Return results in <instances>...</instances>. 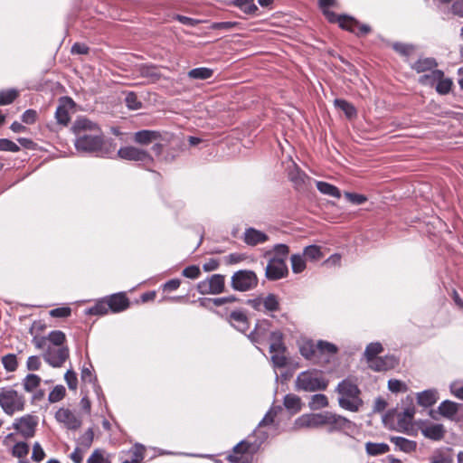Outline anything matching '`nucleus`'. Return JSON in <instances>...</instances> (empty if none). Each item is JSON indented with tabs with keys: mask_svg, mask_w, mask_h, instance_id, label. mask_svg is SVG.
I'll list each match as a JSON object with an SVG mask.
<instances>
[{
	"mask_svg": "<svg viewBox=\"0 0 463 463\" xmlns=\"http://www.w3.org/2000/svg\"><path fill=\"white\" fill-rule=\"evenodd\" d=\"M74 145L78 151L96 153L100 156H109L116 149L113 141L104 139L102 134L85 136L82 132H79V137H76Z\"/></svg>",
	"mask_w": 463,
	"mask_h": 463,
	"instance_id": "nucleus-1",
	"label": "nucleus"
},
{
	"mask_svg": "<svg viewBox=\"0 0 463 463\" xmlns=\"http://www.w3.org/2000/svg\"><path fill=\"white\" fill-rule=\"evenodd\" d=\"M339 394V406L346 411L356 412L363 406V400L360 397L361 392L351 378L340 382L336 387Z\"/></svg>",
	"mask_w": 463,
	"mask_h": 463,
	"instance_id": "nucleus-2",
	"label": "nucleus"
},
{
	"mask_svg": "<svg viewBox=\"0 0 463 463\" xmlns=\"http://www.w3.org/2000/svg\"><path fill=\"white\" fill-rule=\"evenodd\" d=\"M328 381L322 371L307 370L301 372L296 378L295 387L298 391L314 392L327 388Z\"/></svg>",
	"mask_w": 463,
	"mask_h": 463,
	"instance_id": "nucleus-3",
	"label": "nucleus"
},
{
	"mask_svg": "<svg viewBox=\"0 0 463 463\" xmlns=\"http://www.w3.org/2000/svg\"><path fill=\"white\" fill-rule=\"evenodd\" d=\"M25 400L22 394L14 389H2L0 391V406L7 415L12 416L16 411L24 409Z\"/></svg>",
	"mask_w": 463,
	"mask_h": 463,
	"instance_id": "nucleus-4",
	"label": "nucleus"
},
{
	"mask_svg": "<svg viewBox=\"0 0 463 463\" xmlns=\"http://www.w3.org/2000/svg\"><path fill=\"white\" fill-rule=\"evenodd\" d=\"M258 277L252 270H239L232 276L231 285L234 290L244 292L255 288Z\"/></svg>",
	"mask_w": 463,
	"mask_h": 463,
	"instance_id": "nucleus-5",
	"label": "nucleus"
},
{
	"mask_svg": "<svg viewBox=\"0 0 463 463\" xmlns=\"http://www.w3.org/2000/svg\"><path fill=\"white\" fill-rule=\"evenodd\" d=\"M225 277L221 274L212 275L205 280L197 284V290L202 295L220 294L224 291Z\"/></svg>",
	"mask_w": 463,
	"mask_h": 463,
	"instance_id": "nucleus-6",
	"label": "nucleus"
},
{
	"mask_svg": "<svg viewBox=\"0 0 463 463\" xmlns=\"http://www.w3.org/2000/svg\"><path fill=\"white\" fill-rule=\"evenodd\" d=\"M70 351L67 346H48L43 354V360L53 368H60L69 358Z\"/></svg>",
	"mask_w": 463,
	"mask_h": 463,
	"instance_id": "nucleus-7",
	"label": "nucleus"
},
{
	"mask_svg": "<svg viewBox=\"0 0 463 463\" xmlns=\"http://www.w3.org/2000/svg\"><path fill=\"white\" fill-rule=\"evenodd\" d=\"M288 273V266L283 258H271L265 269V276L269 280L283 279Z\"/></svg>",
	"mask_w": 463,
	"mask_h": 463,
	"instance_id": "nucleus-8",
	"label": "nucleus"
},
{
	"mask_svg": "<svg viewBox=\"0 0 463 463\" xmlns=\"http://www.w3.org/2000/svg\"><path fill=\"white\" fill-rule=\"evenodd\" d=\"M118 156L121 159L129 161H137L143 163L153 162V157L147 151L132 146L119 148L118 151Z\"/></svg>",
	"mask_w": 463,
	"mask_h": 463,
	"instance_id": "nucleus-9",
	"label": "nucleus"
},
{
	"mask_svg": "<svg viewBox=\"0 0 463 463\" xmlns=\"http://www.w3.org/2000/svg\"><path fill=\"white\" fill-rule=\"evenodd\" d=\"M55 419L60 423L64 424L67 429L71 430L80 429L82 424L81 419L70 409L66 408L59 409L55 413Z\"/></svg>",
	"mask_w": 463,
	"mask_h": 463,
	"instance_id": "nucleus-10",
	"label": "nucleus"
},
{
	"mask_svg": "<svg viewBox=\"0 0 463 463\" xmlns=\"http://www.w3.org/2000/svg\"><path fill=\"white\" fill-rule=\"evenodd\" d=\"M296 429H315L325 425V411L320 413L303 414L295 420Z\"/></svg>",
	"mask_w": 463,
	"mask_h": 463,
	"instance_id": "nucleus-11",
	"label": "nucleus"
},
{
	"mask_svg": "<svg viewBox=\"0 0 463 463\" xmlns=\"http://www.w3.org/2000/svg\"><path fill=\"white\" fill-rule=\"evenodd\" d=\"M37 420L32 415H25L14 422V428L24 438H32L35 433Z\"/></svg>",
	"mask_w": 463,
	"mask_h": 463,
	"instance_id": "nucleus-12",
	"label": "nucleus"
},
{
	"mask_svg": "<svg viewBox=\"0 0 463 463\" xmlns=\"http://www.w3.org/2000/svg\"><path fill=\"white\" fill-rule=\"evenodd\" d=\"M71 129L76 137H79V132H82L85 136L102 134L99 126L86 118H77L73 123Z\"/></svg>",
	"mask_w": 463,
	"mask_h": 463,
	"instance_id": "nucleus-13",
	"label": "nucleus"
},
{
	"mask_svg": "<svg viewBox=\"0 0 463 463\" xmlns=\"http://www.w3.org/2000/svg\"><path fill=\"white\" fill-rule=\"evenodd\" d=\"M421 434L431 440H441L446 434L445 427L440 423L422 422L420 426Z\"/></svg>",
	"mask_w": 463,
	"mask_h": 463,
	"instance_id": "nucleus-14",
	"label": "nucleus"
},
{
	"mask_svg": "<svg viewBox=\"0 0 463 463\" xmlns=\"http://www.w3.org/2000/svg\"><path fill=\"white\" fill-rule=\"evenodd\" d=\"M270 326L271 324L268 319L259 320L254 330L248 335L249 339L252 343L262 344L269 335Z\"/></svg>",
	"mask_w": 463,
	"mask_h": 463,
	"instance_id": "nucleus-15",
	"label": "nucleus"
},
{
	"mask_svg": "<svg viewBox=\"0 0 463 463\" xmlns=\"http://www.w3.org/2000/svg\"><path fill=\"white\" fill-rule=\"evenodd\" d=\"M398 364L397 359L392 355L377 357L369 363V367L375 372H384L393 369Z\"/></svg>",
	"mask_w": 463,
	"mask_h": 463,
	"instance_id": "nucleus-16",
	"label": "nucleus"
},
{
	"mask_svg": "<svg viewBox=\"0 0 463 463\" xmlns=\"http://www.w3.org/2000/svg\"><path fill=\"white\" fill-rule=\"evenodd\" d=\"M350 423L349 420L341 415L325 411V425L330 427V431L344 430L349 427Z\"/></svg>",
	"mask_w": 463,
	"mask_h": 463,
	"instance_id": "nucleus-17",
	"label": "nucleus"
},
{
	"mask_svg": "<svg viewBox=\"0 0 463 463\" xmlns=\"http://www.w3.org/2000/svg\"><path fill=\"white\" fill-rule=\"evenodd\" d=\"M228 322L241 332H246L249 329V321L244 311L233 310L228 317Z\"/></svg>",
	"mask_w": 463,
	"mask_h": 463,
	"instance_id": "nucleus-18",
	"label": "nucleus"
},
{
	"mask_svg": "<svg viewBox=\"0 0 463 463\" xmlns=\"http://www.w3.org/2000/svg\"><path fill=\"white\" fill-rule=\"evenodd\" d=\"M107 300L109 310L113 313L124 311L129 307V300L124 293L113 294Z\"/></svg>",
	"mask_w": 463,
	"mask_h": 463,
	"instance_id": "nucleus-19",
	"label": "nucleus"
},
{
	"mask_svg": "<svg viewBox=\"0 0 463 463\" xmlns=\"http://www.w3.org/2000/svg\"><path fill=\"white\" fill-rule=\"evenodd\" d=\"M269 239L268 235L254 228H248L243 234V241L250 246L264 243Z\"/></svg>",
	"mask_w": 463,
	"mask_h": 463,
	"instance_id": "nucleus-20",
	"label": "nucleus"
},
{
	"mask_svg": "<svg viewBox=\"0 0 463 463\" xmlns=\"http://www.w3.org/2000/svg\"><path fill=\"white\" fill-rule=\"evenodd\" d=\"M161 135L158 131L143 129L136 132L133 137L135 143L146 146L159 139Z\"/></svg>",
	"mask_w": 463,
	"mask_h": 463,
	"instance_id": "nucleus-21",
	"label": "nucleus"
},
{
	"mask_svg": "<svg viewBox=\"0 0 463 463\" xmlns=\"http://www.w3.org/2000/svg\"><path fill=\"white\" fill-rule=\"evenodd\" d=\"M288 177L289 180L294 184L295 188L298 190L304 189L306 187L307 182L310 180L306 173L297 166L288 173Z\"/></svg>",
	"mask_w": 463,
	"mask_h": 463,
	"instance_id": "nucleus-22",
	"label": "nucleus"
},
{
	"mask_svg": "<svg viewBox=\"0 0 463 463\" xmlns=\"http://www.w3.org/2000/svg\"><path fill=\"white\" fill-rule=\"evenodd\" d=\"M415 413L414 408H407L397 415L398 430L406 431L411 425V420Z\"/></svg>",
	"mask_w": 463,
	"mask_h": 463,
	"instance_id": "nucleus-23",
	"label": "nucleus"
},
{
	"mask_svg": "<svg viewBox=\"0 0 463 463\" xmlns=\"http://www.w3.org/2000/svg\"><path fill=\"white\" fill-rule=\"evenodd\" d=\"M436 390H426L417 394V402L420 406L430 407L438 401Z\"/></svg>",
	"mask_w": 463,
	"mask_h": 463,
	"instance_id": "nucleus-24",
	"label": "nucleus"
},
{
	"mask_svg": "<svg viewBox=\"0 0 463 463\" xmlns=\"http://www.w3.org/2000/svg\"><path fill=\"white\" fill-rule=\"evenodd\" d=\"M269 352H286V346L283 343V334L279 330L269 333Z\"/></svg>",
	"mask_w": 463,
	"mask_h": 463,
	"instance_id": "nucleus-25",
	"label": "nucleus"
},
{
	"mask_svg": "<svg viewBox=\"0 0 463 463\" xmlns=\"http://www.w3.org/2000/svg\"><path fill=\"white\" fill-rule=\"evenodd\" d=\"M392 443L398 447L402 451L411 453L416 450L417 443L403 437L392 436L390 438Z\"/></svg>",
	"mask_w": 463,
	"mask_h": 463,
	"instance_id": "nucleus-26",
	"label": "nucleus"
},
{
	"mask_svg": "<svg viewBox=\"0 0 463 463\" xmlns=\"http://www.w3.org/2000/svg\"><path fill=\"white\" fill-rule=\"evenodd\" d=\"M440 415L448 419H453L458 411V405L451 401H444L438 407Z\"/></svg>",
	"mask_w": 463,
	"mask_h": 463,
	"instance_id": "nucleus-27",
	"label": "nucleus"
},
{
	"mask_svg": "<svg viewBox=\"0 0 463 463\" xmlns=\"http://www.w3.org/2000/svg\"><path fill=\"white\" fill-rule=\"evenodd\" d=\"M334 104L337 109H341L345 113L346 118H348L349 119L354 118L357 116V110L355 107L347 100L342 99H335L334 100Z\"/></svg>",
	"mask_w": 463,
	"mask_h": 463,
	"instance_id": "nucleus-28",
	"label": "nucleus"
},
{
	"mask_svg": "<svg viewBox=\"0 0 463 463\" xmlns=\"http://www.w3.org/2000/svg\"><path fill=\"white\" fill-rule=\"evenodd\" d=\"M438 65L437 61L433 58H424L419 59L416 62L413 63L411 68L416 71L418 73L425 72L428 71H431L436 68Z\"/></svg>",
	"mask_w": 463,
	"mask_h": 463,
	"instance_id": "nucleus-29",
	"label": "nucleus"
},
{
	"mask_svg": "<svg viewBox=\"0 0 463 463\" xmlns=\"http://www.w3.org/2000/svg\"><path fill=\"white\" fill-rule=\"evenodd\" d=\"M262 304L264 312H275L280 309L279 298L272 293L262 297Z\"/></svg>",
	"mask_w": 463,
	"mask_h": 463,
	"instance_id": "nucleus-30",
	"label": "nucleus"
},
{
	"mask_svg": "<svg viewBox=\"0 0 463 463\" xmlns=\"http://www.w3.org/2000/svg\"><path fill=\"white\" fill-rule=\"evenodd\" d=\"M317 188L323 194H326V195H329V196H332V197H335L337 199H339L341 197L340 190L336 186H335L329 183L323 182V181H317Z\"/></svg>",
	"mask_w": 463,
	"mask_h": 463,
	"instance_id": "nucleus-31",
	"label": "nucleus"
},
{
	"mask_svg": "<svg viewBox=\"0 0 463 463\" xmlns=\"http://www.w3.org/2000/svg\"><path fill=\"white\" fill-rule=\"evenodd\" d=\"M390 447L386 443L367 442L365 444V451L370 456H378L387 453Z\"/></svg>",
	"mask_w": 463,
	"mask_h": 463,
	"instance_id": "nucleus-32",
	"label": "nucleus"
},
{
	"mask_svg": "<svg viewBox=\"0 0 463 463\" xmlns=\"http://www.w3.org/2000/svg\"><path fill=\"white\" fill-rule=\"evenodd\" d=\"M443 76L444 72L441 70H431L430 73L420 76L419 82L423 85L433 86L435 83H438Z\"/></svg>",
	"mask_w": 463,
	"mask_h": 463,
	"instance_id": "nucleus-33",
	"label": "nucleus"
},
{
	"mask_svg": "<svg viewBox=\"0 0 463 463\" xmlns=\"http://www.w3.org/2000/svg\"><path fill=\"white\" fill-rule=\"evenodd\" d=\"M284 406L291 411L292 412L296 413L301 410V400L300 398L296 394H287L284 397Z\"/></svg>",
	"mask_w": 463,
	"mask_h": 463,
	"instance_id": "nucleus-34",
	"label": "nucleus"
},
{
	"mask_svg": "<svg viewBox=\"0 0 463 463\" xmlns=\"http://www.w3.org/2000/svg\"><path fill=\"white\" fill-rule=\"evenodd\" d=\"M213 74V71L209 68L200 67L188 71L187 75L193 80H207Z\"/></svg>",
	"mask_w": 463,
	"mask_h": 463,
	"instance_id": "nucleus-35",
	"label": "nucleus"
},
{
	"mask_svg": "<svg viewBox=\"0 0 463 463\" xmlns=\"http://www.w3.org/2000/svg\"><path fill=\"white\" fill-rule=\"evenodd\" d=\"M41 383V378L33 373H29L23 380V386L25 392H33Z\"/></svg>",
	"mask_w": 463,
	"mask_h": 463,
	"instance_id": "nucleus-36",
	"label": "nucleus"
},
{
	"mask_svg": "<svg viewBox=\"0 0 463 463\" xmlns=\"http://www.w3.org/2000/svg\"><path fill=\"white\" fill-rule=\"evenodd\" d=\"M233 5L247 14H254L258 11V6L254 4V0H235Z\"/></svg>",
	"mask_w": 463,
	"mask_h": 463,
	"instance_id": "nucleus-37",
	"label": "nucleus"
},
{
	"mask_svg": "<svg viewBox=\"0 0 463 463\" xmlns=\"http://www.w3.org/2000/svg\"><path fill=\"white\" fill-rule=\"evenodd\" d=\"M109 310L107 298L98 301L93 307L87 311L90 315L102 316L108 314Z\"/></svg>",
	"mask_w": 463,
	"mask_h": 463,
	"instance_id": "nucleus-38",
	"label": "nucleus"
},
{
	"mask_svg": "<svg viewBox=\"0 0 463 463\" xmlns=\"http://www.w3.org/2000/svg\"><path fill=\"white\" fill-rule=\"evenodd\" d=\"M383 348L382 345L378 342L369 344L364 351V356L368 361V364L373 360L377 358V354L383 352Z\"/></svg>",
	"mask_w": 463,
	"mask_h": 463,
	"instance_id": "nucleus-39",
	"label": "nucleus"
},
{
	"mask_svg": "<svg viewBox=\"0 0 463 463\" xmlns=\"http://www.w3.org/2000/svg\"><path fill=\"white\" fill-rule=\"evenodd\" d=\"M358 25V21L352 16L341 15L339 19V26L350 33H355V26Z\"/></svg>",
	"mask_w": 463,
	"mask_h": 463,
	"instance_id": "nucleus-40",
	"label": "nucleus"
},
{
	"mask_svg": "<svg viewBox=\"0 0 463 463\" xmlns=\"http://www.w3.org/2000/svg\"><path fill=\"white\" fill-rule=\"evenodd\" d=\"M430 463H452L453 458L448 451L438 449L430 458Z\"/></svg>",
	"mask_w": 463,
	"mask_h": 463,
	"instance_id": "nucleus-41",
	"label": "nucleus"
},
{
	"mask_svg": "<svg viewBox=\"0 0 463 463\" xmlns=\"http://www.w3.org/2000/svg\"><path fill=\"white\" fill-rule=\"evenodd\" d=\"M328 405L327 397L325 394H314L311 397V401L309 402V406L312 410H318L325 408Z\"/></svg>",
	"mask_w": 463,
	"mask_h": 463,
	"instance_id": "nucleus-42",
	"label": "nucleus"
},
{
	"mask_svg": "<svg viewBox=\"0 0 463 463\" xmlns=\"http://www.w3.org/2000/svg\"><path fill=\"white\" fill-rule=\"evenodd\" d=\"M453 85V81L449 78L441 77V79L436 84V91L440 95H446L450 92Z\"/></svg>",
	"mask_w": 463,
	"mask_h": 463,
	"instance_id": "nucleus-43",
	"label": "nucleus"
},
{
	"mask_svg": "<svg viewBox=\"0 0 463 463\" xmlns=\"http://www.w3.org/2000/svg\"><path fill=\"white\" fill-rule=\"evenodd\" d=\"M47 339L55 346L61 347L66 341L65 334L60 330H54L49 333Z\"/></svg>",
	"mask_w": 463,
	"mask_h": 463,
	"instance_id": "nucleus-44",
	"label": "nucleus"
},
{
	"mask_svg": "<svg viewBox=\"0 0 463 463\" xmlns=\"http://www.w3.org/2000/svg\"><path fill=\"white\" fill-rule=\"evenodd\" d=\"M126 106L131 110H137L142 108V102L138 99L137 94L129 91L125 97Z\"/></svg>",
	"mask_w": 463,
	"mask_h": 463,
	"instance_id": "nucleus-45",
	"label": "nucleus"
},
{
	"mask_svg": "<svg viewBox=\"0 0 463 463\" xmlns=\"http://www.w3.org/2000/svg\"><path fill=\"white\" fill-rule=\"evenodd\" d=\"M2 364L4 368L10 373L14 372L18 367L16 355L14 354L4 355L2 357Z\"/></svg>",
	"mask_w": 463,
	"mask_h": 463,
	"instance_id": "nucleus-46",
	"label": "nucleus"
},
{
	"mask_svg": "<svg viewBox=\"0 0 463 463\" xmlns=\"http://www.w3.org/2000/svg\"><path fill=\"white\" fill-rule=\"evenodd\" d=\"M304 257L310 260H318L322 258V252L319 246L309 245L304 249Z\"/></svg>",
	"mask_w": 463,
	"mask_h": 463,
	"instance_id": "nucleus-47",
	"label": "nucleus"
},
{
	"mask_svg": "<svg viewBox=\"0 0 463 463\" xmlns=\"http://www.w3.org/2000/svg\"><path fill=\"white\" fill-rule=\"evenodd\" d=\"M304 258V256L298 254L291 256V266L294 273H300L306 269V261Z\"/></svg>",
	"mask_w": 463,
	"mask_h": 463,
	"instance_id": "nucleus-48",
	"label": "nucleus"
},
{
	"mask_svg": "<svg viewBox=\"0 0 463 463\" xmlns=\"http://www.w3.org/2000/svg\"><path fill=\"white\" fill-rule=\"evenodd\" d=\"M55 118L59 124L66 126L70 121V114L67 108L63 105L57 107L55 111Z\"/></svg>",
	"mask_w": 463,
	"mask_h": 463,
	"instance_id": "nucleus-49",
	"label": "nucleus"
},
{
	"mask_svg": "<svg viewBox=\"0 0 463 463\" xmlns=\"http://www.w3.org/2000/svg\"><path fill=\"white\" fill-rule=\"evenodd\" d=\"M66 393L65 387L62 385H56L53 390L49 393L48 400L51 403L61 401Z\"/></svg>",
	"mask_w": 463,
	"mask_h": 463,
	"instance_id": "nucleus-50",
	"label": "nucleus"
},
{
	"mask_svg": "<svg viewBox=\"0 0 463 463\" xmlns=\"http://www.w3.org/2000/svg\"><path fill=\"white\" fill-rule=\"evenodd\" d=\"M317 349L321 354H335L338 350V348L336 347L335 345L326 342V341H323V340H319L317 343Z\"/></svg>",
	"mask_w": 463,
	"mask_h": 463,
	"instance_id": "nucleus-51",
	"label": "nucleus"
},
{
	"mask_svg": "<svg viewBox=\"0 0 463 463\" xmlns=\"http://www.w3.org/2000/svg\"><path fill=\"white\" fill-rule=\"evenodd\" d=\"M18 96L15 90L0 91V106L11 104Z\"/></svg>",
	"mask_w": 463,
	"mask_h": 463,
	"instance_id": "nucleus-52",
	"label": "nucleus"
},
{
	"mask_svg": "<svg viewBox=\"0 0 463 463\" xmlns=\"http://www.w3.org/2000/svg\"><path fill=\"white\" fill-rule=\"evenodd\" d=\"M317 350V344L307 342L300 347V354L305 358L311 360L314 358Z\"/></svg>",
	"mask_w": 463,
	"mask_h": 463,
	"instance_id": "nucleus-53",
	"label": "nucleus"
},
{
	"mask_svg": "<svg viewBox=\"0 0 463 463\" xmlns=\"http://www.w3.org/2000/svg\"><path fill=\"white\" fill-rule=\"evenodd\" d=\"M29 453V446L25 442H17L12 450L13 456L22 458L27 456Z\"/></svg>",
	"mask_w": 463,
	"mask_h": 463,
	"instance_id": "nucleus-54",
	"label": "nucleus"
},
{
	"mask_svg": "<svg viewBox=\"0 0 463 463\" xmlns=\"http://www.w3.org/2000/svg\"><path fill=\"white\" fill-rule=\"evenodd\" d=\"M94 439V431L91 428L88 429L83 435L79 438V444L84 449H89Z\"/></svg>",
	"mask_w": 463,
	"mask_h": 463,
	"instance_id": "nucleus-55",
	"label": "nucleus"
},
{
	"mask_svg": "<svg viewBox=\"0 0 463 463\" xmlns=\"http://www.w3.org/2000/svg\"><path fill=\"white\" fill-rule=\"evenodd\" d=\"M240 27V23L238 22H215L210 25V29L212 30H232L234 28Z\"/></svg>",
	"mask_w": 463,
	"mask_h": 463,
	"instance_id": "nucleus-56",
	"label": "nucleus"
},
{
	"mask_svg": "<svg viewBox=\"0 0 463 463\" xmlns=\"http://www.w3.org/2000/svg\"><path fill=\"white\" fill-rule=\"evenodd\" d=\"M0 151L15 153L20 151V146L10 139L0 138Z\"/></svg>",
	"mask_w": 463,
	"mask_h": 463,
	"instance_id": "nucleus-57",
	"label": "nucleus"
},
{
	"mask_svg": "<svg viewBox=\"0 0 463 463\" xmlns=\"http://www.w3.org/2000/svg\"><path fill=\"white\" fill-rule=\"evenodd\" d=\"M285 352H274L271 353V361L275 367L283 368L287 365V357L284 354Z\"/></svg>",
	"mask_w": 463,
	"mask_h": 463,
	"instance_id": "nucleus-58",
	"label": "nucleus"
},
{
	"mask_svg": "<svg viewBox=\"0 0 463 463\" xmlns=\"http://www.w3.org/2000/svg\"><path fill=\"white\" fill-rule=\"evenodd\" d=\"M87 463H110V460L104 458L102 450L95 449L87 459Z\"/></svg>",
	"mask_w": 463,
	"mask_h": 463,
	"instance_id": "nucleus-59",
	"label": "nucleus"
},
{
	"mask_svg": "<svg viewBox=\"0 0 463 463\" xmlns=\"http://www.w3.org/2000/svg\"><path fill=\"white\" fill-rule=\"evenodd\" d=\"M64 379L68 384V387L71 390L77 389V385H78L77 374L72 369H70L66 372V373L64 375Z\"/></svg>",
	"mask_w": 463,
	"mask_h": 463,
	"instance_id": "nucleus-60",
	"label": "nucleus"
},
{
	"mask_svg": "<svg viewBox=\"0 0 463 463\" xmlns=\"http://www.w3.org/2000/svg\"><path fill=\"white\" fill-rule=\"evenodd\" d=\"M345 196L350 203L356 205L363 204L367 201L366 196L359 194L345 192Z\"/></svg>",
	"mask_w": 463,
	"mask_h": 463,
	"instance_id": "nucleus-61",
	"label": "nucleus"
},
{
	"mask_svg": "<svg viewBox=\"0 0 463 463\" xmlns=\"http://www.w3.org/2000/svg\"><path fill=\"white\" fill-rule=\"evenodd\" d=\"M183 276L188 279H197L201 275V270L198 266H188L182 271Z\"/></svg>",
	"mask_w": 463,
	"mask_h": 463,
	"instance_id": "nucleus-62",
	"label": "nucleus"
},
{
	"mask_svg": "<svg viewBox=\"0 0 463 463\" xmlns=\"http://www.w3.org/2000/svg\"><path fill=\"white\" fill-rule=\"evenodd\" d=\"M250 449V444L249 442H246V441H241L240 443H238L236 446H234L233 449H232V453L231 455H242L244 456L245 454H247L249 452Z\"/></svg>",
	"mask_w": 463,
	"mask_h": 463,
	"instance_id": "nucleus-63",
	"label": "nucleus"
},
{
	"mask_svg": "<svg viewBox=\"0 0 463 463\" xmlns=\"http://www.w3.org/2000/svg\"><path fill=\"white\" fill-rule=\"evenodd\" d=\"M71 313V309L68 307H56L50 311L52 317H68Z\"/></svg>",
	"mask_w": 463,
	"mask_h": 463,
	"instance_id": "nucleus-64",
	"label": "nucleus"
}]
</instances>
